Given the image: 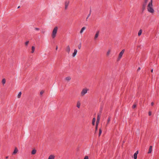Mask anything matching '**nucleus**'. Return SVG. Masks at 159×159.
Returning a JSON list of instances; mask_svg holds the SVG:
<instances>
[{"instance_id": "26", "label": "nucleus", "mask_w": 159, "mask_h": 159, "mask_svg": "<svg viewBox=\"0 0 159 159\" xmlns=\"http://www.w3.org/2000/svg\"><path fill=\"white\" fill-rule=\"evenodd\" d=\"M102 132V130H101V129H99V136H100Z\"/></svg>"}, {"instance_id": "12", "label": "nucleus", "mask_w": 159, "mask_h": 159, "mask_svg": "<svg viewBox=\"0 0 159 159\" xmlns=\"http://www.w3.org/2000/svg\"><path fill=\"white\" fill-rule=\"evenodd\" d=\"M152 146H151L149 147V150L148 152V154H150L152 153Z\"/></svg>"}, {"instance_id": "23", "label": "nucleus", "mask_w": 159, "mask_h": 159, "mask_svg": "<svg viewBox=\"0 0 159 159\" xmlns=\"http://www.w3.org/2000/svg\"><path fill=\"white\" fill-rule=\"evenodd\" d=\"M110 120H111V117H109V118L107 120V125H108L109 123Z\"/></svg>"}, {"instance_id": "29", "label": "nucleus", "mask_w": 159, "mask_h": 159, "mask_svg": "<svg viewBox=\"0 0 159 159\" xmlns=\"http://www.w3.org/2000/svg\"><path fill=\"white\" fill-rule=\"evenodd\" d=\"M99 122V120H97L96 121V125L97 126Z\"/></svg>"}, {"instance_id": "17", "label": "nucleus", "mask_w": 159, "mask_h": 159, "mask_svg": "<svg viewBox=\"0 0 159 159\" xmlns=\"http://www.w3.org/2000/svg\"><path fill=\"white\" fill-rule=\"evenodd\" d=\"M35 47L34 46H32L31 47V53H33L35 50Z\"/></svg>"}, {"instance_id": "38", "label": "nucleus", "mask_w": 159, "mask_h": 159, "mask_svg": "<svg viewBox=\"0 0 159 159\" xmlns=\"http://www.w3.org/2000/svg\"><path fill=\"white\" fill-rule=\"evenodd\" d=\"M154 102H152L151 103V105H152V106H153V105H154Z\"/></svg>"}, {"instance_id": "32", "label": "nucleus", "mask_w": 159, "mask_h": 159, "mask_svg": "<svg viewBox=\"0 0 159 159\" xmlns=\"http://www.w3.org/2000/svg\"><path fill=\"white\" fill-rule=\"evenodd\" d=\"M78 48L79 49H80L81 47V44H80V45H79L78 46Z\"/></svg>"}, {"instance_id": "37", "label": "nucleus", "mask_w": 159, "mask_h": 159, "mask_svg": "<svg viewBox=\"0 0 159 159\" xmlns=\"http://www.w3.org/2000/svg\"><path fill=\"white\" fill-rule=\"evenodd\" d=\"M42 33L43 34H44L45 33V31L43 30L42 31Z\"/></svg>"}, {"instance_id": "44", "label": "nucleus", "mask_w": 159, "mask_h": 159, "mask_svg": "<svg viewBox=\"0 0 159 159\" xmlns=\"http://www.w3.org/2000/svg\"><path fill=\"white\" fill-rule=\"evenodd\" d=\"M150 1H152V2H153V0H150Z\"/></svg>"}, {"instance_id": "30", "label": "nucleus", "mask_w": 159, "mask_h": 159, "mask_svg": "<svg viewBox=\"0 0 159 159\" xmlns=\"http://www.w3.org/2000/svg\"><path fill=\"white\" fill-rule=\"evenodd\" d=\"M29 43V41H26L25 43V45H27Z\"/></svg>"}, {"instance_id": "5", "label": "nucleus", "mask_w": 159, "mask_h": 159, "mask_svg": "<svg viewBox=\"0 0 159 159\" xmlns=\"http://www.w3.org/2000/svg\"><path fill=\"white\" fill-rule=\"evenodd\" d=\"M99 33L100 31L99 30H98L96 32L94 38V40H96L97 39L99 36Z\"/></svg>"}, {"instance_id": "19", "label": "nucleus", "mask_w": 159, "mask_h": 159, "mask_svg": "<svg viewBox=\"0 0 159 159\" xmlns=\"http://www.w3.org/2000/svg\"><path fill=\"white\" fill-rule=\"evenodd\" d=\"M21 93H21V92H20L19 93H18V95H17V98H20L21 96Z\"/></svg>"}, {"instance_id": "11", "label": "nucleus", "mask_w": 159, "mask_h": 159, "mask_svg": "<svg viewBox=\"0 0 159 159\" xmlns=\"http://www.w3.org/2000/svg\"><path fill=\"white\" fill-rule=\"evenodd\" d=\"M77 50L76 49H74V52L73 53L72 55V56L73 57H74L75 56L77 53Z\"/></svg>"}, {"instance_id": "10", "label": "nucleus", "mask_w": 159, "mask_h": 159, "mask_svg": "<svg viewBox=\"0 0 159 159\" xmlns=\"http://www.w3.org/2000/svg\"><path fill=\"white\" fill-rule=\"evenodd\" d=\"M18 150L17 148L16 147H15L14 150L12 153V155L16 154L18 152Z\"/></svg>"}, {"instance_id": "34", "label": "nucleus", "mask_w": 159, "mask_h": 159, "mask_svg": "<svg viewBox=\"0 0 159 159\" xmlns=\"http://www.w3.org/2000/svg\"><path fill=\"white\" fill-rule=\"evenodd\" d=\"M84 159H89L88 157L87 156H86L84 157Z\"/></svg>"}, {"instance_id": "8", "label": "nucleus", "mask_w": 159, "mask_h": 159, "mask_svg": "<svg viewBox=\"0 0 159 159\" xmlns=\"http://www.w3.org/2000/svg\"><path fill=\"white\" fill-rule=\"evenodd\" d=\"M111 52V50L110 49H108L107 52H106V56L107 57H108L110 55V54Z\"/></svg>"}, {"instance_id": "1", "label": "nucleus", "mask_w": 159, "mask_h": 159, "mask_svg": "<svg viewBox=\"0 0 159 159\" xmlns=\"http://www.w3.org/2000/svg\"><path fill=\"white\" fill-rule=\"evenodd\" d=\"M152 2L150 1L148 5L147 9L148 11L150 13L152 14L154 12V10L153 8Z\"/></svg>"}, {"instance_id": "13", "label": "nucleus", "mask_w": 159, "mask_h": 159, "mask_svg": "<svg viewBox=\"0 0 159 159\" xmlns=\"http://www.w3.org/2000/svg\"><path fill=\"white\" fill-rule=\"evenodd\" d=\"M81 105V103L80 101H78L76 103V107L78 108H80Z\"/></svg>"}, {"instance_id": "20", "label": "nucleus", "mask_w": 159, "mask_h": 159, "mask_svg": "<svg viewBox=\"0 0 159 159\" xmlns=\"http://www.w3.org/2000/svg\"><path fill=\"white\" fill-rule=\"evenodd\" d=\"M142 30H140L139 31L138 33V35L139 36H140L142 34Z\"/></svg>"}, {"instance_id": "15", "label": "nucleus", "mask_w": 159, "mask_h": 159, "mask_svg": "<svg viewBox=\"0 0 159 159\" xmlns=\"http://www.w3.org/2000/svg\"><path fill=\"white\" fill-rule=\"evenodd\" d=\"M55 156L53 155H50L48 157V159H54Z\"/></svg>"}, {"instance_id": "6", "label": "nucleus", "mask_w": 159, "mask_h": 159, "mask_svg": "<svg viewBox=\"0 0 159 159\" xmlns=\"http://www.w3.org/2000/svg\"><path fill=\"white\" fill-rule=\"evenodd\" d=\"M69 1H66L65 2V10H66L68 6L69 5Z\"/></svg>"}, {"instance_id": "9", "label": "nucleus", "mask_w": 159, "mask_h": 159, "mask_svg": "<svg viewBox=\"0 0 159 159\" xmlns=\"http://www.w3.org/2000/svg\"><path fill=\"white\" fill-rule=\"evenodd\" d=\"M71 79V77L70 76H68L67 77H66L65 79V80L67 81V82H69V81Z\"/></svg>"}, {"instance_id": "7", "label": "nucleus", "mask_w": 159, "mask_h": 159, "mask_svg": "<svg viewBox=\"0 0 159 159\" xmlns=\"http://www.w3.org/2000/svg\"><path fill=\"white\" fill-rule=\"evenodd\" d=\"M70 47L69 45H67L66 48V51L67 52L68 54L70 53Z\"/></svg>"}, {"instance_id": "22", "label": "nucleus", "mask_w": 159, "mask_h": 159, "mask_svg": "<svg viewBox=\"0 0 159 159\" xmlns=\"http://www.w3.org/2000/svg\"><path fill=\"white\" fill-rule=\"evenodd\" d=\"M6 81L5 79H3L2 80V83L4 85L6 83Z\"/></svg>"}, {"instance_id": "35", "label": "nucleus", "mask_w": 159, "mask_h": 159, "mask_svg": "<svg viewBox=\"0 0 159 159\" xmlns=\"http://www.w3.org/2000/svg\"><path fill=\"white\" fill-rule=\"evenodd\" d=\"M151 111H149L148 113V114L149 116H151Z\"/></svg>"}, {"instance_id": "33", "label": "nucleus", "mask_w": 159, "mask_h": 159, "mask_svg": "<svg viewBox=\"0 0 159 159\" xmlns=\"http://www.w3.org/2000/svg\"><path fill=\"white\" fill-rule=\"evenodd\" d=\"M35 30H36L38 31L39 30V29L38 28H34Z\"/></svg>"}, {"instance_id": "4", "label": "nucleus", "mask_w": 159, "mask_h": 159, "mask_svg": "<svg viewBox=\"0 0 159 159\" xmlns=\"http://www.w3.org/2000/svg\"><path fill=\"white\" fill-rule=\"evenodd\" d=\"M125 52V50L124 49H123L121 50V51L119 53L117 58V61H119L122 58L123 54L124 53V52Z\"/></svg>"}, {"instance_id": "27", "label": "nucleus", "mask_w": 159, "mask_h": 159, "mask_svg": "<svg viewBox=\"0 0 159 159\" xmlns=\"http://www.w3.org/2000/svg\"><path fill=\"white\" fill-rule=\"evenodd\" d=\"M90 14H91V13L90 12L89 14L88 15L87 17V18H86V21H87V19H88V18L90 16Z\"/></svg>"}, {"instance_id": "18", "label": "nucleus", "mask_w": 159, "mask_h": 159, "mask_svg": "<svg viewBox=\"0 0 159 159\" xmlns=\"http://www.w3.org/2000/svg\"><path fill=\"white\" fill-rule=\"evenodd\" d=\"M36 152V150L35 149H33L31 152V154L32 155L35 154Z\"/></svg>"}, {"instance_id": "42", "label": "nucleus", "mask_w": 159, "mask_h": 159, "mask_svg": "<svg viewBox=\"0 0 159 159\" xmlns=\"http://www.w3.org/2000/svg\"><path fill=\"white\" fill-rule=\"evenodd\" d=\"M6 159L8 158V156L6 157Z\"/></svg>"}, {"instance_id": "45", "label": "nucleus", "mask_w": 159, "mask_h": 159, "mask_svg": "<svg viewBox=\"0 0 159 159\" xmlns=\"http://www.w3.org/2000/svg\"><path fill=\"white\" fill-rule=\"evenodd\" d=\"M20 7V6H19L18 7V8H19Z\"/></svg>"}, {"instance_id": "41", "label": "nucleus", "mask_w": 159, "mask_h": 159, "mask_svg": "<svg viewBox=\"0 0 159 159\" xmlns=\"http://www.w3.org/2000/svg\"><path fill=\"white\" fill-rule=\"evenodd\" d=\"M153 69H152L151 70V71L152 72H153Z\"/></svg>"}, {"instance_id": "31", "label": "nucleus", "mask_w": 159, "mask_h": 159, "mask_svg": "<svg viewBox=\"0 0 159 159\" xmlns=\"http://www.w3.org/2000/svg\"><path fill=\"white\" fill-rule=\"evenodd\" d=\"M136 105L135 104L133 105L132 106L133 108H134L136 107Z\"/></svg>"}, {"instance_id": "21", "label": "nucleus", "mask_w": 159, "mask_h": 159, "mask_svg": "<svg viewBox=\"0 0 159 159\" xmlns=\"http://www.w3.org/2000/svg\"><path fill=\"white\" fill-rule=\"evenodd\" d=\"M95 121H96V119H95V118H93V121H92V124L93 125H94Z\"/></svg>"}, {"instance_id": "39", "label": "nucleus", "mask_w": 159, "mask_h": 159, "mask_svg": "<svg viewBox=\"0 0 159 159\" xmlns=\"http://www.w3.org/2000/svg\"><path fill=\"white\" fill-rule=\"evenodd\" d=\"M58 48V46H57L56 47V50H57Z\"/></svg>"}, {"instance_id": "16", "label": "nucleus", "mask_w": 159, "mask_h": 159, "mask_svg": "<svg viewBox=\"0 0 159 159\" xmlns=\"http://www.w3.org/2000/svg\"><path fill=\"white\" fill-rule=\"evenodd\" d=\"M144 0V5L143 6L144 7L145 6V5L147 4L149 0Z\"/></svg>"}, {"instance_id": "36", "label": "nucleus", "mask_w": 159, "mask_h": 159, "mask_svg": "<svg viewBox=\"0 0 159 159\" xmlns=\"http://www.w3.org/2000/svg\"><path fill=\"white\" fill-rule=\"evenodd\" d=\"M138 153H139V151H137L136 152H135L134 154H136V155H137V154H138Z\"/></svg>"}, {"instance_id": "2", "label": "nucleus", "mask_w": 159, "mask_h": 159, "mask_svg": "<svg viewBox=\"0 0 159 159\" xmlns=\"http://www.w3.org/2000/svg\"><path fill=\"white\" fill-rule=\"evenodd\" d=\"M58 28L57 26H55L52 30L51 36L53 39L56 36Z\"/></svg>"}, {"instance_id": "14", "label": "nucleus", "mask_w": 159, "mask_h": 159, "mask_svg": "<svg viewBox=\"0 0 159 159\" xmlns=\"http://www.w3.org/2000/svg\"><path fill=\"white\" fill-rule=\"evenodd\" d=\"M86 29V28L85 27H83L82 29H81L80 31V33L81 34H82L84 30Z\"/></svg>"}, {"instance_id": "24", "label": "nucleus", "mask_w": 159, "mask_h": 159, "mask_svg": "<svg viewBox=\"0 0 159 159\" xmlns=\"http://www.w3.org/2000/svg\"><path fill=\"white\" fill-rule=\"evenodd\" d=\"M100 114H98V115L97 120H100Z\"/></svg>"}, {"instance_id": "3", "label": "nucleus", "mask_w": 159, "mask_h": 159, "mask_svg": "<svg viewBox=\"0 0 159 159\" xmlns=\"http://www.w3.org/2000/svg\"><path fill=\"white\" fill-rule=\"evenodd\" d=\"M89 89L87 88H84L82 89L80 93V95L81 96H84L87 93Z\"/></svg>"}, {"instance_id": "25", "label": "nucleus", "mask_w": 159, "mask_h": 159, "mask_svg": "<svg viewBox=\"0 0 159 159\" xmlns=\"http://www.w3.org/2000/svg\"><path fill=\"white\" fill-rule=\"evenodd\" d=\"M134 159H137V155L136 154H134Z\"/></svg>"}, {"instance_id": "40", "label": "nucleus", "mask_w": 159, "mask_h": 159, "mask_svg": "<svg viewBox=\"0 0 159 159\" xmlns=\"http://www.w3.org/2000/svg\"><path fill=\"white\" fill-rule=\"evenodd\" d=\"M140 70V68L139 67L138 69V71H139Z\"/></svg>"}, {"instance_id": "28", "label": "nucleus", "mask_w": 159, "mask_h": 159, "mask_svg": "<svg viewBox=\"0 0 159 159\" xmlns=\"http://www.w3.org/2000/svg\"><path fill=\"white\" fill-rule=\"evenodd\" d=\"M44 91L43 90L41 91L40 92V94L41 95H43V94L44 93Z\"/></svg>"}, {"instance_id": "43", "label": "nucleus", "mask_w": 159, "mask_h": 159, "mask_svg": "<svg viewBox=\"0 0 159 159\" xmlns=\"http://www.w3.org/2000/svg\"><path fill=\"white\" fill-rule=\"evenodd\" d=\"M96 130H97V126H96Z\"/></svg>"}]
</instances>
